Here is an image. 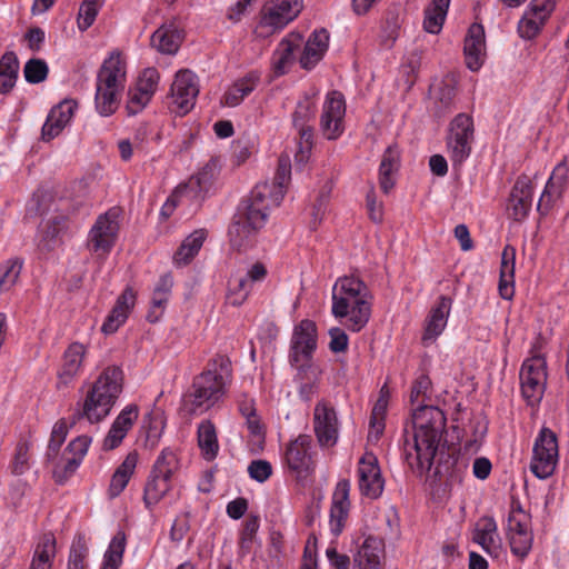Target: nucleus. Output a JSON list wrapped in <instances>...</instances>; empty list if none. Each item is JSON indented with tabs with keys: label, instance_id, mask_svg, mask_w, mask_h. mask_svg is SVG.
<instances>
[{
	"label": "nucleus",
	"instance_id": "nucleus-1",
	"mask_svg": "<svg viewBox=\"0 0 569 569\" xmlns=\"http://www.w3.org/2000/svg\"><path fill=\"white\" fill-rule=\"evenodd\" d=\"M446 416L442 410L433 406H420L412 416V428L405 429L403 455L409 468L418 476L431 470L437 455L439 460L435 468V476L447 478V485L461 483L467 469L465 462H459L451 455L443 460L446 440Z\"/></svg>",
	"mask_w": 569,
	"mask_h": 569
},
{
	"label": "nucleus",
	"instance_id": "nucleus-2",
	"mask_svg": "<svg viewBox=\"0 0 569 569\" xmlns=\"http://www.w3.org/2000/svg\"><path fill=\"white\" fill-rule=\"evenodd\" d=\"M372 296L367 284L357 277H340L332 288L331 312L335 318H346V327L359 332L371 317Z\"/></svg>",
	"mask_w": 569,
	"mask_h": 569
},
{
	"label": "nucleus",
	"instance_id": "nucleus-3",
	"mask_svg": "<svg viewBox=\"0 0 569 569\" xmlns=\"http://www.w3.org/2000/svg\"><path fill=\"white\" fill-rule=\"evenodd\" d=\"M232 376L231 361L217 355L208 363V369L193 379L190 390L183 397V406L190 415L209 410L223 395L224 387Z\"/></svg>",
	"mask_w": 569,
	"mask_h": 569
},
{
	"label": "nucleus",
	"instance_id": "nucleus-4",
	"mask_svg": "<svg viewBox=\"0 0 569 569\" xmlns=\"http://www.w3.org/2000/svg\"><path fill=\"white\" fill-rule=\"evenodd\" d=\"M123 382L121 367H106L88 390L81 408L73 415L72 423L81 418L97 423L108 417L123 390Z\"/></svg>",
	"mask_w": 569,
	"mask_h": 569
},
{
	"label": "nucleus",
	"instance_id": "nucleus-5",
	"mask_svg": "<svg viewBox=\"0 0 569 569\" xmlns=\"http://www.w3.org/2000/svg\"><path fill=\"white\" fill-rule=\"evenodd\" d=\"M281 190L273 189L268 182L258 183L250 196L244 199L238 208V211L248 216L253 224L264 226L269 211L273 207H278L282 201Z\"/></svg>",
	"mask_w": 569,
	"mask_h": 569
},
{
	"label": "nucleus",
	"instance_id": "nucleus-6",
	"mask_svg": "<svg viewBox=\"0 0 569 569\" xmlns=\"http://www.w3.org/2000/svg\"><path fill=\"white\" fill-rule=\"evenodd\" d=\"M317 348V327L309 319H305L295 327L289 360L298 370V377L302 379L306 366L310 365L312 355Z\"/></svg>",
	"mask_w": 569,
	"mask_h": 569
},
{
	"label": "nucleus",
	"instance_id": "nucleus-7",
	"mask_svg": "<svg viewBox=\"0 0 569 569\" xmlns=\"http://www.w3.org/2000/svg\"><path fill=\"white\" fill-rule=\"evenodd\" d=\"M475 137L472 118L466 113L457 114L450 122L447 148L453 166H461L471 153Z\"/></svg>",
	"mask_w": 569,
	"mask_h": 569
},
{
	"label": "nucleus",
	"instance_id": "nucleus-8",
	"mask_svg": "<svg viewBox=\"0 0 569 569\" xmlns=\"http://www.w3.org/2000/svg\"><path fill=\"white\" fill-rule=\"evenodd\" d=\"M547 382V363L542 356L527 359L520 370L521 393L529 406L538 405Z\"/></svg>",
	"mask_w": 569,
	"mask_h": 569
},
{
	"label": "nucleus",
	"instance_id": "nucleus-9",
	"mask_svg": "<svg viewBox=\"0 0 569 569\" xmlns=\"http://www.w3.org/2000/svg\"><path fill=\"white\" fill-rule=\"evenodd\" d=\"M557 461L558 441L556 433L549 428H542L535 441L530 469L537 478L547 479L555 472Z\"/></svg>",
	"mask_w": 569,
	"mask_h": 569
},
{
	"label": "nucleus",
	"instance_id": "nucleus-10",
	"mask_svg": "<svg viewBox=\"0 0 569 569\" xmlns=\"http://www.w3.org/2000/svg\"><path fill=\"white\" fill-rule=\"evenodd\" d=\"M119 213L111 209L98 217L89 232L88 248L94 252L108 254L116 243L119 231Z\"/></svg>",
	"mask_w": 569,
	"mask_h": 569
},
{
	"label": "nucleus",
	"instance_id": "nucleus-11",
	"mask_svg": "<svg viewBox=\"0 0 569 569\" xmlns=\"http://www.w3.org/2000/svg\"><path fill=\"white\" fill-rule=\"evenodd\" d=\"M345 114L343 96L338 91L329 92L320 117V129L327 139L335 140L342 134Z\"/></svg>",
	"mask_w": 569,
	"mask_h": 569
},
{
	"label": "nucleus",
	"instance_id": "nucleus-12",
	"mask_svg": "<svg viewBox=\"0 0 569 569\" xmlns=\"http://www.w3.org/2000/svg\"><path fill=\"white\" fill-rule=\"evenodd\" d=\"M303 8V0H268L262 8L261 26L282 29L295 20Z\"/></svg>",
	"mask_w": 569,
	"mask_h": 569
},
{
	"label": "nucleus",
	"instance_id": "nucleus-13",
	"mask_svg": "<svg viewBox=\"0 0 569 569\" xmlns=\"http://www.w3.org/2000/svg\"><path fill=\"white\" fill-rule=\"evenodd\" d=\"M199 93L197 76L190 70H180L171 84V99L176 106V112L186 114L196 102Z\"/></svg>",
	"mask_w": 569,
	"mask_h": 569
},
{
	"label": "nucleus",
	"instance_id": "nucleus-14",
	"mask_svg": "<svg viewBox=\"0 0 569 569\" xmlns=\"http://www.w3.org/2000/svg\"><path fill=\"white\" fill-rule=\"evenodd\" d=\"M359 489L360 492L370 498L377 499L381 496L385 487V480L378 465L377 457L371 452H366L358 465Z\"/></svg>",
	"mask_w": 569,
	"mask_h": 569
},
{
	"label": "nucleus",
	"instance_id": "nucleus-15",
	"mask_svg": "<svg viewBox=\"0 0 569 569\" xmlns=\"http://www.w3.org/2000/svg\"><path fill=\"white\" fill-rule=\"evenodd\" d=\"M313 429L321 446L331 447L338 440V418L333 407L319 401L313 410Z\"/></svg>",
	"mask_w": 569,
	"mask_h": 569
},
{
	"label": "nucleus",
	"instance_id": "nucleus-16",
	"mask_svg": "<svg viewBox=\"0 0 569 569\" xmlns=\"http://www.w3.org/2000/svg\"><path fill=\"white\" fill-rule=\"evenodd\" d=\"M249 217L237 210L229 226V243L233 250L239 252L251 248L256 241L257 232L263 227L253 224Z\"/></svg>",
	"mask_w": 569,
	"mask_h": 569
},
{
	"label": "nucleus",
	"instance_id": "nucleus-17",
	"mask_svg": "<svg viewBox=\"0 0 569 569\" xmlns=\"http://www.w3.org/2000/svg\"><path fill=\"white\" fill-rule=\"evenodd\" d=\"M139 417V407L134 403L124 407L112 422L102 443L103 450H113L120 446Z\"/></svg>",
	"mask_w": 569,
	"mask_h": 569
},
{
	"label": "nucleus",
	"instance_id": "nucleus-18",
	"mask_svg": "<svg viewBox=\"0 0 569 569\" xmlns=\"http://www.w3.org/2000/svg\"><path fill=\"white\" fill-rule=\"evenodd\" d=\"M124 77V63L120 53L112 52L99 69L96 88L120 92L123 88Z\"/></svg>",
	"mask_w": 569,
	"mask_h": 569
},
{
	"label": "nucleus",
	"instance_id": "nucleus-19",
	"mask_svg": "<svg viewBox=\"0 0 569 569\" xmlns=\"http://www.w3.org/2000/svg\"><path fill=\"white\" fill-rule=\"evenodd\" d=\"M463 52L468 69L471 71L479 70L486 56V37L481 24L473 23L469 27L465 38Z\"/></svg>",
	"mask_w": 569,
	"mask_h": 569
},
{
	"label": "nucleus",
	"instance_id": "nucleus-20",
	"mask_svg": "<svg viewBox=\"0 0 569 569\" xmlns=\"http://www.w3.org/2000/svg\"><path fill=\"white\" fill-rule=\"evenodd\" d=\"M532 206V183L529 177L520 176L512 187L509 199L510 216L516 221L523 220Z\"/></svg>",
	"mask_w": 569,
	"mask_h": 569
},
{
	"label": "nucleus",
	"instance_id": "nucleus-21",
	"mask_svg": "<svg viewBox=\"0 0 569 569\" xmlns=\"http://www.w3.org/2000/svg\"><path fill=\"white\" fill-rule=\"evenodd\" d=\"M311 437L300 435L291 441L286 451V461L288 467L297 473H308L312 470V459L310 455Z\"/></svg>",
	"mask_w": 569,
	"mask_h": 569
},
{
	"label": "nucleus",
	"instance_id": "nucleus-22",
	"mask_svg": "<svg viewBox=\"0 0 569 569\" xmlns=\"http://www.w3.org/2000/svg\"><path fill=\"white\" fill-rule=\"evenodd\" d=\"M567 183L568 167L562 161L553 169L539 199L537 209L541 214H546L551 207V202L562 196L567 188Z\"/></svg>",
	"mask_w": 569,
	"mask_h": 569
},
{
	"label": "nucleus",
	"instance_id": "nucleus-23",
	"mask_svg": "<svg viewBox=\"0 0 569 569\" xmlns=\"http://www.w3.org/2000/svg\"><path fill=\"white\" fill-rule=\"evenodd\" d=\"M302 37L290 33L283 38L272 54V68L276 76L284 74L295 60V52L300 48Z\"/></svg>",
	"mask_w": 569,
	"mask_h": 569
},
{
	"label": "nucleus",
	"instance_id": "nucleus-24",
	"mask_svg": "<svg viewBox=\"0 0 569 569\" xmlns=\"http://www.w3.org/2000/svg\"><path fill=\"white\" fill-rule=\"evenodd\" d=\"M134 291L131 288L124 289V291L118 297L116 305L103 322L101 330L107 335L116 332L128 318L131 308L134 306Z\"/></svg>",
	"mask_w": 569,
	"mask_h": 569
},
{
	"label": "nucleus",
	"instance_id": "nucleus-25",
	"mask_svg": "<svg viewBox=\"0 0 569 569\" xmlns=\"http://www.w3.org/2000/svg\"><path fill=\"white\" fill-rule=\"evenodd\" d=\"M329 32L326 29L316 30L311 33L305 44L300 57V64L303 69H312L323 57L328 49Z\"/></svg>",
	"mask_w": 569,
	"mask_h": 569
},
{
	"label": "nucleus",
	"instance_id": "nucleus-26",
	"mask_svg": "<svg viewBox=\"0 0 569 569\" xmlns=\"http://www.w3.org/2000/svg\"><path fill=\"white\" fill-rule=\"evenodd\" d=\"M452 300L449 297L441 296L426 320L423 340L436 339L446 328L447 320L451 310Z\"/></svg>",
	"mask_w": 569,
	"mask_h": 569
},
{
	"label": "nucleus",
	"instance_id": "nucleus-27",
	"mask_svg": "<svg viewBox=\"0 0 569 569\" xmlns=\"http://www.w3.org/2000/svg\"><path fill=\"white\" fill-rule=\"evenodd\" d=\"M86 347L82 343L73 342L63 355V363L58 376V388L67 387L79 372Z\"/></svg>",
	"mask_w": 569,
	"mask_h": 569
},
{
	"label": "nucleus",
	"instance_id": "nucleus-28",
	"mask_svg": "<svg viewBox=\"0 0 569 569\" xmlns=\"http://www.w3.org/2000/svg\"><path fill=\"white\" fill-rule=\"evenodd\" d=\"M515 264L516 249L506 246L501 253V266L499 277V295L502 299L510 300L515 293Z\"/></svg>",
	"mask_w": 569,
	"mask_h": 569
},
{
	"label": "nucleus",
	"instance_id": "nucleus-29",
	"mask_svg": "<svg viewBox=\"0 0 569 569\" xmlns=\"http://www.w3.org/2000/svg\"><path fill=\"white\" fill-rule=\"evenodd\" d=\"M473 541L489 555L498 556L500 549L497 523L492 517H482L476 523Z\"/></svg>",
	"mask_w": 569,
	"mask_h": 569
},
{
	"label": "nucleus",
	"instance_id": "nucleus-30",
	"mask_svg": "<svg viewBox=\"0 0 569 569\" xmlns=\"http://www.w3.org/2000/svg\"><path fill=\"white\" fill-rule=\"evenodd\" d=\"M400 151L396 144L389 146L383 152L379 167V184L385 193H389L395 187L393 174L398 171Z\"/></svg>",
	"mask_w": 569,
	"mask_h": 569
},
{
	"label": "nucleus",
	"instance_id": "nucleus-31",
	"mask_svg": "<svg viewBox=\"0 0 569 569\" xmlns=\"http://www.w3.org/2000/svg\"><path fill=\"white\" fill-rule=\"evenodd\" d=\"M171 488L172 480L150 471L143 489V503L146 508L152 510Z\"/></svg>",
	"mask_w": 569,
	"mask_h": 569
},
{
	"label": "nucleus",
	"instance_id": "nucleus-32",
	"mask_svg": "<svg viewBox=\"0 0 569 569\" xmlns=\"http://www.w3.org/2000/svg\"><path fill=\"white\" fill-rule=\"evenodd\" d=\"M138 462L137 452H130L116 469L111 477L108 493L110 498L118 497L127 487L130 478L132 477Z\"/></svg>",
	"mask_w": 569,
	"mask_h": 569
},
{
	"label": "nucleus",
	"instance_id": "nucleus-33",
	"mask_svg": "<svg viewBox=\"0 0 569 569\" xmlns=\"http://www.w3.org/2000/svg\"><path fill=\"white\" fill-rule=\"evenodd\" d=\"M56 551L54 535L51 532L42 535L34 548L29 569H51Z\"/></svg>",
	"mask_w": 569,
	"mask_h": 569
},
{
	"label": "nucleus",
	"instance_id": "nucleus-34",
	"mask_svg": "<svg viewBox=\"0 0 569 569\" xmlns=\"http://www.w3.org/2000/svg\"><path fill=\"white\" fill-rule=\"evenodd\" d=\"M207 233L203 229H199L190 233L180 244L173 256V262L177 267L188 264L201 249Z\"/></svg>",
	"mask_w": 569,
	"mask_h": 569
},
{
	"label": "nucleus",
	"instance_id": "nucleus-35",
	"mask_svg": "<svg viewBox=\"0 0 569 569\" xmlns=\"http://www.w3.org/2000/svg\"><path fill=\"white\" fill-rule=\"evenodd\" d=\"M260 77L257 72H249L243 78L239 79L226 92L223 99L228 107L238 106L247 96H249L258 86Z\"/></svg>",
	"mask_w": 569,
	"mask_h": 569
},
{
	"label": "nucleus",
	"instance_id": "nucleus-36",
	"mask_svg": "<svg viewBox=\"0 0 569 569\" xmlns=\"http://www.w3.org/2000/svg\"><path fill=\"white\" fill-rule=\"evenodd\" d=\"M450 0H432L425 9L423 29L432 34H438L443 26Z\"/></svg>",
	"mask_w": 569,
	"mask_h": 569
},
{
	"label": "nucleus",
	"instance_id": "nucleus-37",
	"mask_svg": "<svg viewBox=\"0 0 569 569\" xmlns=\"http://www.w3.org/2000/svg\"><path fill=\"white\" fill-rule=\"evenodd\" d=\"M180 32L172 27L161 26L151 36V46L161 53H176L180 47Z\"/></svg>",
	"mask_w": 569,
	"mask_h": 569
},
{
	"label": "nucleus",
	"instance_id": "nucleus-38",
	"mask_svg": "<svg viewBox=\"0 0 569 569\" xmlns=\"http://www.w3.org/2000/svg\"><path fill=\"white\" fill-rule=\"evenodd\" d=\"M198 446L207 460L217 457L219 445L214 425L210 420H204L198 426Z\"/></svg>",
	"mask_w": 569,
	"mask_h": 569
},
{
	"label": "nucleus",
	"instance_id": "nucleus-39",
	"mask_svg": "<svg viewBox=\"0 0 569 569\" xmlns=\"http://www.w3.org/2000/svg\"><path fill=\"white\" fill-rule=\"evenodd\" d=\"M219 160L211 158L196 176L191 177L188 183L194 191V196H199L201 192H207L213 180L219 174Z\"/></svg>",
	"mask_w": 569,
	"mask_h": 569
},
{
	"label": "nucleus",
	"instance_id": "nucleus-40",
	"mask_svg": "<svg viewBox=\"0 0 569 569\" xmlns=\"http://www.w3.org/2000/svg\"><path fill=\"white\" fill-rule=\"evenodd\" d=\"M19 60L13 51H7L0 59V93H8L16 84Z\"/></svg>",
	"mask_w": 569,
	"mask_h": 569
},
{
	"label": "nucleus",
	"instance_id": "nucleus-41",
	"mask_svg": "<svg viewBox=\"0 0 569 569\" xmlns=\"http://www.w3.org/2000/svg\"><path fill=\"white\" fill-rule=\"evenodd\" d=\"M180 468L177 452L171 448H164L156 459L151 472L172 480Z\"/></svg>",
	"mask_w": 569,
	"mask_h": 569
},
{
	"label": "nucleus",
	"instance_id": "nucleus-42",
	"mask_svg": "<svg viewBox=\"0 0 569 569\" xmlns=\"http://www.w3.org/2000/svg\"><path fill=\"white\" fill-rule=\"evenodd\" d=\"M89 547L83 535H78L73 540L68 557V569H87Z\"/></svg>",
	"mask_w": 569,
	"mask_h": 569
},
{
	"label": "nucleus",
	"instance_id": "nucleus-43",
	"mask_svg": "<svg viewBox=\"0 0 569 569\" xmlns=\"http://www.w3.org/2000/svg\"><path fill=\"white\" fill-rule=\"evenodd\" d=\"M60 222L57 218L47 221L40 230L38 247L42 251H51L59 243Z\"/></svg>",
	"mask_w": 569,
	"mask_h": 569
},
{
	"label": "nucleus",
	"instance_id": "nucleus-44",
	"mask_svg": "<svg viewBox=\"0 0 569 569\" xmlns=\"http://www.w3.org/2000/svg\"><path fill=\"white\" fill-rule=\"evenodd\" d=\"M22 269V261L9 259L0 264V293L9 290L17 282Z\"/></svg>",
	"mask_w": 569,
	"mask_h": 569
},
{
	"label": "nucleus",
	"instance_id": "nucleus-45",
	"mask_svg": "<svg viewBox=\"0 0 569 569\" xmlns=\"http://www.w3.org/2000/svg\"><path fill=\"white\" fill-rule=\"evenodd\" d=\"M118 91L103 90L96 88V108L99 114L108 117L116 112L119 106Z\"/></svg>",
	"mask_w": 569,
	"mask_h": 569
},
{
	"label": "nucleus",
	"instance_id": "nucleus-46",
	"mask_svg": "<svg viewBox=\"0 0 569 569\" xmlns=\"http://www.w3.org/2000/svg\"><path fill=\"white\" fill-rule=\"evenodd\" d=\"M102 3V0H82L77 18L79 30L86 31L93 24Z\"/></svg>",
	"mask_w": 569,
	"mask_h": 569
},
{
	"label": "nucleus",
	"instance_id": "nucleus-47",
	"mask_svg": "<svg viewBox=\"0 0 569 569\" xmlns=\"http://www.w3.org/2000/svg\"><path fill=\"white\" fill-rule=\"evenodd\" d=\"M318 370L311 365L306 366V371L302 373V379L296 376L300 381L299 396L302 400L309 401L318 392Z\"/></svg>",
	"mask_w": 569,
	"mask_h": 569
},
{
	"label": "nucleus",
	"instance_id": "nucleus-48",
	"mask_svg": "<svg viewBox=\"0 0 569 569\" xmlns=\"http://www.w3.org/2000/svg\"><path fill=\"white\" fill-rule=\"evenodd\" d=\"M49 73L48 64L44 60L32 58L28 60L23 68V76L29 83L43 82Z\"/></svg>",
	"mask_w": 569,
	"mask_h": 569
},
{
	"label": "nucleus",
	"instance_id": "nucleus-49",
	"mask_svg": "<svg viewBox=\"0 0 569 569\" xmlns=\"http://www.w3.org/2000/svg\"><path fill=\"white\" fill-rule=\"evenodd\" d=\"M291 179V161L289 156L281 154L278 159V166L276 170L274 178L271 182H269L273 189H280L282 198L286 193L287 184Z\"/></svg>",
	"mask_w": 569,
	"mask_h": 569
},
{
	"label": "nucleus",
	"instance_id": "nucleus-50",
	"mask_svg": "<svg viewBox=\"0 0 569 569\" xmlns=\"http://www.w3.org/2000/svg\"><path fill=\"white\" fill-rule=\"evenodd\" d=\"M315 114L316 104L310 98L306 97L298 102L292 114V123L295 127L311 126L310 122L315 118Z\"/></svg>",
	"mask_w": 569,
	"mask_h": 569
},
{
	"label": "nucleus",
	"instance_id": "nucleus-51",
	"mask_svg": "<svg viewBox=\"0 0 569 569\" xmlns=\"http://www.w3.org/2000/svg\"><path fill=\"white\" fill-rule=\"evenodd\" d=\"M67 433H68V428H67L66 421L59 420L53 426L51 437L49 440L48 450H47V455H46L48 461H53L57 458L60 447L62 446V443L66 440Z\"/></svg>",
	"mask_w": 569,
	"mask_h": 569
},
{
	"label": "nucleus",
	"instance_id": "nucleus-52",
	"mask_svg": "<svg viewBox=\"0 0 569 569\" xmlns=\"http://www.w3.org/2000/svg\"><path fill=\"white\" fill-rule=\"evenodd\" d=\"M251 292V283L247 278L238 279L234 284L230 283L228 293H227V302L231 306L239 307L241 306Z\"/></svg>",
	"mask_w": 569,
	"mask_h": 569
},
{
	"label": "nucleus",
	"instance_id": "nucleus-53",
	"mask_svg": "<svg viewBox=\"0 0 569 569\" xmlns=\"http://www.w3.org/2000/svg\"><path fill=\"white\" fill-rule=\"evenodd\" d=\"M508 536L515 532L532 533L530 529V518L520 507L511 510L508 517Z\"/></svg>",
	"mask_w": 569,
	"mask_h": 569
},
{
	"label": "nucleus",
	"instance_id": "nucleus-54",
	"mask_svg": "<svg viewBox=\"0 0 569 569\" xmlns=\"http://www.w3.org/2000/svg\"><path fill=\"white\" fill-rule=\"evenodd\" d=\"M545 22L546 21L541 18L531 16L529 11H526L522 19L518 23L519 36L523 39L535 38Z\"/></svg>",
	"mask_w": 569,
	"mask_h": 569
},
{
	"label": "nucleus",
	"instance_id": "nucleus-55",
	"mask_svg": "<svg viewBox=\"0 0 569 569\" xmlns=\"http://www.w3.org/2000/svg\"><path fill=\"white\" fill-rule=\"evenodd\" d=\"M61 460L63 463L56 465L53 469V477L59 483H63L70 476H72L82 461L79 457L69 456L67 452H63Z\"/></svg>",
	"mask_w": 569,
	"mask_h": 569
},
{
	"label": "nucleus",
	"instance_id": "nucleus-56",
	"mask_svg": "<svg viewBox=\"0 0 569 569\" xmlns=\"http://www.w3.org/2000/svg\"><path fill=\"white\" fill-rule=\"evenodd\" d=\"M511 552L523 559L528 556L532 547L533 536L532 533H519L515 532L512 536H508Z\"/></svg>",
	"mask_w": 569,
	"mask_h": 569
},
{
	"label": "nucleus",
	"instance_id": "nucleus-57",
	"mask_svg": "<svg viewBox=\"0 0 569 569\" xmlns=\"http://www.w3.org/2000/svg\"><path fill=\"white\" fill-rule=\"evenodd\" d=\"M77 107V101L72 99H66L57 106H54L50 110L49 114L51 116V118L58 119V122L62 123L63 126H67L73 117Z\"/></svg>",
	"mask_w": 569,
	"mask_h": 569
},
{
	"label": "nucleus",
	"instance_id": "nucleus-58",
	"mask_svg": "<svg viewBox=\"0 0 569 569\" xmlns=\"http://www.w3.org/2000/svg\"><path fill=\"white\" fill-rule=\"evenodd\" d=\"M158 81H159V72L157 71V69L148 68L139 77L136 88H138L139 91H142V92L147 93L148 96L152 97L156 91Z\"/></svg>",
	"mask_w": 569,
	"mask_h": 569
},
{
	"label": "nucleus",
	"instance_id": "nucleus-59",
	"mask_svg": "<svg viewBox=\"0 0 569 569\" xmlns=\"http://www.w3.org/2000/svg\"><path fill=\"white\" fill-rule=\"evenodd\" d=\"M249 476L258 482H264L272 475V467L267 460H253L248 466Z\"/></svg>",
	"mask_w": 569,
	"mask_h": 569
},
{
	"label": "nucleus",
	"instance_id": "nucleus-60",
	"mask_svg": "<svg viewBox=\"0 0 569 569\" xmlns=\"http://www.w3.org/2000/svg\"><path fill=\"white\" fill-rule=\"evenodd\" d=\"M349 507L331 505L330 508V527L335 536H339L345 527L348 517Z\"/></svg>",
	"mask_w": 569,
	"mask_h": 569
},
{
	"label": "nucleus",
	"instance_id": "nucleus-61",
	"mask_svg": "<svg viewBox=\"0 0 569 569\" xmlns=\"http://www.w3.org/2000/svg\"><path fill=\"white\" fill-rule=\"evenodd\" d=\"M28 460L29 445L26 441H20L16 447L12 472L14 475H22L28 469Z\"/></svg>",
	"mask_w": 569,
	"mask_h": 569
},
{
	"label": "nucleus",
	"instance_id": "nucleus-62",
	"mask_svg": "<svg viewBox=\"0 0 569 569\" xmlns=\"http://www.w3.org/2000/svg\"><path fill=\"white\" fill-rule=\"evenodd\" d=\"M124 549L126 535L123 531H119L110 541L109 547L104 553V558H109L111 561L118 560L122 562Z\"/></svg>",
	"mask_w": 569,
	"mask_h": 569
},
{
	"label": "nucleus",
	"instance_id": "nucleus-63",
	"mask_svg": "<svg viewBox=\"0 0 569 569\" xmlns=\"http://www.w3.org/2000/svg\"><path fill=\"white\" fill-rule=\"evenodd\" d=\"M329 349L335 352H345L348 349L349 338L345 330L339 327H333L329 329Z\"/></svg>",
	"mask_w": 569,
	"mask_h": 569
},
{
	"label": "nucleus",
	"instance_id": "nucleus-64",
	"mask_svg": "<svg viewBox=\"0 0 569 569\" xmlns=\"http://www.w3.org/2000/svg\"><path fill=\"white\" fill-rule=\"evenodd\" d=\"M129 100L127 103V110L130 114L138 113L151 99L147 93L139 91L138 88L129 90Z\"/></svg>",
	"mask_w": 569,
	"mask_h": 569
}]
</instances>
